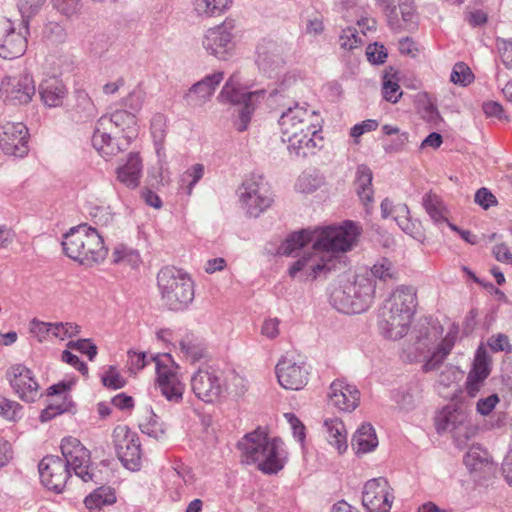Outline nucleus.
<instances>
[{
	"label": "nucleus",
	"instance_id": "nucleus-17",
	"mask_svg": "<svg viewBox=\"0 0 512 512\" xmlns=\"http://www.w3.org/2000/svg\"><path fill=\"white\" fill-rule=\"evenodd\" d=\"M113 444L118 458L123 465L132 470H138L141 460L139 437L126 425H118L113 430Z\"/></svg>",
	"mask_w": 512,
	"mask_h": 512
},
{
	"label": "nucleus",
	"instance_id": "nucleus-31",
	"mask_svg": "<svg viewBox=\"0 0 512 512\" xmlns=\"http://www.w3.org/2000/svg\"><path fill=\"white\" fill-rule=\"evenodd\" d=\"M467 416L462 410L454 406L444 407L435 418L436 429L439 433L451 432L455 438L460 437L461 430L465 428Z\"/></svg>",
	"mask_w": 512,
	"mask_h": 512
},
{
	"label": "nucleus",
	"instance_id": "nucleus-1",
	"mask_svg": "<svg viewBox=\"0 0 512 512\" xmlns=\"http://www.w3.org/2000/svg\"><path fill=\"white\" fill-rule=\"evenodd\" d=\"M361 234V228L352 221H344L341 225L319 227L314 230H301L291 234L280 246L282 254H291L296 247L312 244L332 259L335 267L342 263L343 254L352 250Z\"/></svg>",
	"mask_w": 512,
	"mask_h": 512
},
{
	"label": "nucleus",
	"instance_id": "nucleus-18",
	"mask_svg": "<svg viewBox=\"0 0 512 512\" xmlns=\"http://www.w3.org/2000/svg\"><path fill=\"white\" fill-rule=\"evenodd\" d=\"M279 384L289 390H300L308 382L309 370L301 356L286 355L276 365Z\"/></svg>",
	"mask_w": 512,
	"mask_h": 512
},
{
	"label": "nucleus",
	"instance_id": "nucleus-21",
	"mask_svg": "<svg viewBox=\"0 0 512 512\" xmlns=\"http://www.w3.org/2000/svg\"><path fill=\"white\" fill-rule=\"evenodd\" d=\"M39 474L42 484L47 489L61 493L70 477V470L60 457L50 455L40 461Z\"/></svg>",
	"mask_w": 512,
	"mask_h": 512
},
{
	"label": "nucleus",
	"instance_id": "nucleus-4",
	"mask_svg": "<svg viewBox=\"0 0 512 512\" xmlns=\"http://www.w3.org/2000/svg\"><path fill=\"white\" fill-rule=\"evenodd\" d=\"M120 133H123L126 145L137 135L136 116L127 110L101 116L96 123L92 144L102 157L109 158L121 151V143L117 139Z\"/></svg>",
	"mask_w": 512,
	"mask_h": 512
},
{
	"label": "nucleus",
	"instance_id": "nucleus-50",
	"mask_svg": "<svg viewBox=\"0 0 512 512\" xmlns=\"http://www.w3.org/2000/svg\"><path fill=\"white\" fill-rule=\"evenodd\" d=\"M204 175V166L200 163L192 165L188 168L183 176L182 181L188 182L187 184V193L191 194L196 183L203 177Z\"/></svg>",
	"mask_w": 512,
	"mask_h": 512
},
{
	"label": "nucleus",
	"instance_id": "nucleus-48",
	"mask_svg": "<svg viewBox=\"0 0 512 512\" xmlns=\"http://www.w3.org/2000/svg\"><path fill=\"white\" fill-rule=\"evenodd\" d=\"M322 185V179L316 175L303 173L296 182V189L301 193H312Z\"/></svg>",
	"mask_w": 512,
	"mask_h": 512
},
{
	"label": "nucleus",
	"instance_id": "nucleus-19",
	"mask_svg": "<svg viewBox=\"0 0 512 512\" xmlns=\"http://www.w3.org/2000/svg\"><path fill=\"white\" fill-rule=\"evenodd\" d=\"M393 499L392 489L383 477L371 479L364 485L362 504L368 512H389Z\"/></svg>",
	"mask_w": 512,
	"mask_h": 512
},
{
	"label": "nucleus",
	"instance_id": "nucleus-58",
	"mask_svg": "<svg viewBox=\"0 0 512 512\" xmlns=\"http://www.w3.org/2000/svg\"><path fill=\"white\" fill-rule=\"evenodd\" d=\"M102 382L104 386L113 389H120L125 385L124 378L120 375L117 369L112 366L109 367V369L102 376Z\"/></svg>",
	"mask_w": 512,
	"mask_h": 512
},
{
	"label": "nucleus",
	"instance_id": "nucleus-55",
	"mask_svg": "<svg viewBox=\"0 0 512 512\" xmlns=\"http://www.w3.org/2000/svg\"><path fill=\"white\" fill-rule=\"evenodd\" d=\"M69 349L77 350L86 354L89 360H93L97 355V347L89 339H79L77 341H69L67 344Z\"/></svg>",
	"mask_w": 512,
	"mask_h": 512
},
{
	"label": "nucleus",
	"instance_id": "nucleus-36",
	"mask_svg": "<svg viewBox=\"0 0 512 512\" xmlns=\"http://www.w3.org/2000/svg\"><path fill=\"white\" fill-rule=\"evenodd\" d=\"M356 191L369 213L370 205L373 201V188H372V171L366 165H360L356 171Z\"/></svg>",
	"mask_w": 512,
	"mask_h": 512
},
{
	"label": "nucleus",
	"instance_id": "nucleus-12",
	"mask_svg": "<svg viewBox=\"0 0 512 512\" xmlns=\"http://www.w3.org/2000/svg\"><path fill=\"white\" fill-rule=\"evenodd\" d=\"M263 91L248 92L240 87V77L238 74H232L226 81L218 100L222 103L242 104L243 107L239 111L240 125L239 131H244L250 121L252 112L254 111L255 102L263 97Z\"/></svg>",
	"mask_w": 512,
	"mask_h": 512
},
{
	"label": "nucleus",
	"instance_id": "nucleus-41",
	"mask_svg": "<svg viewBox=\"0 0 512 512\" xmlns=\"http://www.w3.org/2000/svg\"><path fill=\"white\" fill-rule=\"evenodd\" d=\"M382 94L386 101L397 103L402 96L399 80L396 74L385 73L382 83Z\"/></svg>",
	"mask_w": 512,
	"mask_h": 512
},
{
	"label": "nucleus",
	"instance_id": "nucleus-38",
	"mask_svg": "<svg viewBox=\"0 0 512 512\" xmlns=\"http://www.w3.org/2000/svg\"><path fill=\"white\" fill-rule=\"evenodd\" d=\"M378 439L374 428L370 424L361 425L352 438V446L357 454H364L374 450Z\"/></svg>",
	"mask_w": 512,
	"mask_h": 512
},
{
	"label": "nucleus",
	"instance_id": "nucleus-7",
	"mask_svg": "<svg viewBox=\"0 0 512 512\" xmlns=\"http://www.w3.org/2000/svg\"><path fill=\"white\" fill-rule=\"evenodd\" d=\"M161 299L170 310H182L194 299V283L181 269L165 267L157 275Z\"/></svg>",
	"mask_w": 512,
	"mask_h": 512
},
{
	"label": "nucleus",
	"instance_id": "nucleus-51",
	"mask_svg": "<svg viewBox=\"0 0 512 512\" xmlns=\"http://www.w3.org/2000/svg\"><path fill=\"white\" fill-rule=\"evenodd\" d=\"M30 332L39 342L46 341L52 337V323L33 319L30 323Z\"/></svg>",
	"mask_w": 512,
	"mask_h": 512
},
{
	"label": "nucleus",
	"instance_id": "nucleus-57",
	"mask_svg": "<svg viewBox=\"0 0 512 512\" xmlns=\"http://www.w3.org/2000/svg\"><path fill=\"white\" fill-rule=\"evenodd\" d=\"M44 35L51 42L61 43L66 38V31L59 23L49 22L44 28Z\"/></svg>",
	"mask_w": 512,
	"mask_h": 512
},
{
	"label": "nucleus",
	"instance_id": "nucleus-45",
	"mask_svg": "<svg viewBox=\"0 0 512 512\" xmlns=\"http://www.w3.org/2000/svg\"><path fill=\"white\" fill-rule=\"evenodd\" d=\"M340 47L345 50L353 51L362 45V38L359 36L356 28L348 27L342 30L339 36Z\"/></svg>",
	"mask_w": 512,
	"mask_h": 512
},
{
	"label": "nucleus",
	"instance_id": "nucleus-43",
	"mask_svg": "<svg viewBox=\"0 0 512 512\" xmlns=\"http://www.w3.org/2000/svg\"><path fill=\"white\" fill-rule=\"evenodd\" d=\"M166 117L163 114H156L151 120V135L159 153L166 137Z\"/></svg>",
	"mask_w": 512,
	"mask_h": 512
},
{
	"label": "nucleus",
	"instance_id": "nucleus-63",
	"mask_svg": "<svg viewBox=\"0 0 512 512\" xmlns=\"http://www.w3.org/2000/svg\"><path fill=\"white\" fill-rule=\"evenodd\" d=\"M366 55L368 60L373 64H381L387 57L385 47L377 43L368 45Z\"/></svg>",
	"mask_w": 512,
	"mask_h": 512
},
{
	"label": "nucleus",
	"instance_id": "nucleus-23",
	"mask_svg": "<svg viewBox=\"0 0 512 512\" xmlns=\"http://www.w3.org/2000/svg\"><path fill=\"white\" fill-rule=\"evenodd\" d=\"M7 378L15 393L26 402H34L39 397V384L32 371L24 365L16 364L7 371Z\"/></svg>",
	"mask_w": 512,
	"mask_h": 512
},
{
	"label": "nucleus",
	"instance_id": "nucleus-44",
	"mask_svg": "<svg viewBox=\"0 0 512 512\" xmlns=\"http://www.w3.org/2000/svg\"><path fill=\"white\" fill-rule=\"evenodd\" d=\"M474 80V74L464 62H458L453 66L450 81L456 85L467 86Z\"/></svg>",
	"mask_w": 512,
	"mask_h": 512
},
{
	"label": "nucleus",
	"instance_id": "nucleus-47",
	"mask_svg": "<svg viewBox=\"0 0 512 512\" xmlns=\"http://www.w3.org/2000/svg\"><path fill=\"white\" fill-rule=\"evenodd\" d=\"M80 333V326L72 322L52 323V337L65 340L77 336Z\"/></svg>",
	"mask_w": 512,
	"mask_h": 512
},
{
	"label": "nucleus",
	"instance_id": "nucleus-8",
	"mask_svg": "<svg viewBox=\"0 0 512 512\" xmlns=\"http://www.w3.org/2000/svg\"><path fill=\"white\" fill-rule=\"evenodd\" d=\"M440 329L438 326H432L416 342V349L421 353H426V359L422 366L424 372L438 370L456 343L457 327L452 326L442 338H440Z\"/></svg>",
	"mask_w": 512,
	"mask_h": 512
},
{
	"label": "nucleus",
	"instance_id": "nucleus-32",
	"mask_svg": "<svg viewBox=\"0 0 512 512\" xmlns=\"http://www.w3.org/2000/svg\"><path fill=\"white\" fill-rule=\"evenodd\" d=\"M39 95L45 106L59 107L67 95V89L63 82L56 77H48L39 85Z\"/></svg>",
	"mask_w": 512,
	"mask_h": 512
},
{
	"label": "nucleus",
	"instance_id": "nucleus-30",
	"mask_svg": "<svg viewBox=\"0 0 512 512\" xmlns=\"http://www.w3.org/2000/svg\"><path fill=\"white\" fill-rule=\"evenodd\" d=\"M383 304L388 308L405 312L407 316L413 318L417 306L416 289L412 286L400 285L392 291Z\"/></svg>",
	"mask_w": 512,
	"mask_h": 512
},
{
	"label": "nucleus",
	"instance_id": "nucleus-52",
	"mask_svg": "<svg viewBox=\"0 0 512 512\" xmlns=\"http://www.w3.org/2000/svg\"><path fill=\"white\" fill-rule=\"evenodd\" d=\"M21 405L8 399L0 400V415L9 421H16L20 418Z\"/></svg>",
	"mask_w": 512,
	"mask_h": 512
},
{
	"label": "nucleus",
	"instance_id": "nucleus-3",
	"mask_svg": "<svg viewBox=\"0 0 512 512\" xmlns=\"http://www.w3.org/2000/svg\"><path fill=\"white\" fill-rule=\"evenodd\" d=\"M238 448L242 462L257 464L258 469L266 474L283 469L287 459L283 442L279 438H269L261 428L247 433L238 442Z\"/></svg>",
	"mask_w": 512,
	"mask_h": 512
},
{
	"label": "nucleus",
	"instance_id": "nucleus-59",
	"mask_svg": "<svg viewBox=\"0 0 512 512\" xmlns=\"http://www.w3.org/2000/svg\"><path fill=\"white\" fill-rule=\"evenodd\" d=\"M499 401V396L495 393L480 398L476 403V411L482 416H487L494 410Z\"/></svg>",
	"mask_w": 512,
	"mask_h": 512
},
{
	"label": "nucleus",
	"instance_id": "nucleus-60",
	"mask_svg": "<svg viewBox=\"0 0 512 512\" xmlns=\"http://www.w3.org/2000/svg\"><path fill=\"white\" fill-rule=\"evenodd\" d=\"M496 46L503 64L507 68H512V39H497Z\"/></svg>",
	"mask_w": 512,
	"mask_h": 512
},
{
	"label": "nucleus",
	"instance_id": "nucleus-11",
	"mask_svg": "<svg viewBox=\"0 0 512 512\" xmlns=\"http://www.w3.org/2000/svg\"><path fill=\"white\" fill-rule=\"evenodd\" d=\"M151 360L155 362L157 386L165 399L172 403H180L183 399L185 384L179 376V366L170 354L157 355Z\"/></svg>",
	"mask_w": 512,
	"mask_h": 512
},
{
	"label": "nucleus",
	"instance_id": "nucleus-42",
	"mask_svg": "<svg viewBox=\"0 0 512 512\" xmlns=\"http://www.w3.org/2000/svg\"><path fill=\"white\" fill-rule=\"evenodd\" d=\"M46 0H19L18 10L22 17V25L26 33H29V20L39 12Z\"/></svg>",
	"mask_w": 512,
	"mask_h": 512
},
{
	"label": "nucleus",
	"instance_id": "nucleus-25",
	"mask_svg": "<svg viewBox=\"0 0 512 512\" xmlns=\"http://www.w3.org/2000/svg\"><path fill=\"white\" fill-rule=\"evenodd\" d=\"M464 464L475 479L489 478L497 469L489 452L478 444L469 448L464 456Z\"/></svg>",
	"mask_w": 512,
	"mask_h": 512
},
{
	"label": "nucleus",
	"instance_id": "nucleus-29",
	"mask_svg": "<svg viewBox=\"0 0 512 512\" xmlns=\"http://www.w3.org/2000/svg\"><path fill=\"white\" fill-rule=\"evenodd\" d=\"M7 27V34L0 44V57L6 60H13L21 57L27 49L26 33L15 32L9 19L4 22Z\"/></svg>",
	"mask_w": 512,
	"mask_h": 512
},
{
	"label": "nucleus",
	"instance_id": "nucleus-2",
	"mask_svg": "<svg viewBox=\"0 0 512 512\" xmlns=\"http://www.w3.org/2000/svg\"><path fill=\"white\" fill-rule=\"evenodd\" d=\"M281 139L290 154L297 157L315 155L323 147V137L315 111L296 104L287 108L279 118Z\"/></svg>",
	"mask_w": 512,
	"mask_h": 512
},
{
	"label": "nucleus",
	"instance_id": "nucleus-16",
	"mask_svg": "<svg viewBox=\"0 0 512 512\" xmlns=\"http://www.w3.org/2000/svg\"><path fill=\"white\" fill-rule=\"evenodd\" d=\"M61 452L67 469L72 470L83 482L94 480L89 450L76 438L62 441Z\"/></svg>",
	"mask_w": 512,
	"mask_h": 512
},
{
	"label": "nucleus",
	"instance_id": "nucleus-20",
	"mask_svg": "<svg viewBox=\"0 0 512 512\" xmlns=\"http://www.w3.org/2000/svg\"><path fill=\"white\" fill-rule=\"evenodd\" d=\"M0 148L7 155L23 157L28 153V129L22 122L0 126Z\"/></svg>",
	"mask_w": 512,
	"mask_h": 512
},
{
	"label": "nucleus",
	"instance_id": "nucleus-61",
	"mask_svg": "<svg viewBox=\"0 0 512 512\" xmlns=\"http://www.w3.org/2000/svg\"><path fill=\"white\" fill-rule=\"evenodd\" d=\"M280 320L278 318H267L261 326V335L273 340L280 334Z\"/></svg>",
	"mask_w": 512,
	"mask_h": 512
},
{
	"label": "nucleus",
	"instance_id": "nucleus-64",
	"mask_svg": "<svg viewBox=\"0 0 512 512\" xmlns=\"http://www.w3.org/2000/svg\"><path fill=\"white\" fill-rule=\"evenodd\" d=\"M474 201L485 210L497 203L496 197L487 188L477 190Z\"/></svg>",
	"mask_w": 512,
	"mask_h": 512
},
{
	"label": "nucleus",
	"instance_id": "nucleus-24",
	"mask_svg": "<svg viewBox=\"0 0 512 512\" xmlns=\"http://www.w3.org/2000/svg\"><path fill=\"white\" fill-rule=\"evenodd\" d=\"M329 403L340 411L352 412L360 403V392L343 379L333 381L328 392Z\"/></svg>",
	"mask_w": 512,
	"mask_h": 512
},
{
	"label": "nucleus",
	"instance_id": "nucleus-5",
	"mask_svg": "<svg viewBox=\"0 0 512 512\" xmlns=\"http://www.w3.org/2000/svg\"><path fill=\"white\" fill-rule=\"evenodd\" d=\"M62 247L69 258L88 266L102 262L107 255L102 236L87 225L71 228L63 237Z\"/></svg>",
	"mask_w": 512,
	"mask_h": 512
},
{
	"label": "nucleus",
	"instance_id": "nucleus-56",
	"mask_svg": "<svg viewBox=\"0 0 512 512\" xmlns=\"http://www.w3.org/2000/svg\"><path fill=\"white\" fill-rule=\"evenodd\" d=\"M181 352L192 362L200 360L204 356L202 348L194 344L190 339H182L179 343Z\"/></svg>",
	"mask_w": 512,
	"mask_h": 512
},
{
	"label": "nucleus",
	"instance_id": "nucleus-39",
	"mask_svg": "<svg viewBox=\"0 0 512 512\" xmlns=\"http://www.w3.org/2000/svg\"><path fill=\"white\" fill-rule=\"evenodd\" d=\"M425 211L435 224L447 222L448 209L437 194L429 192L422 200Z\"/></svg>",
	"mask_w": 512,
	"mask_h": 512
},
{
	"label": "nucleus",
	"instance_id": "nucleus-9",
	"mask_svg": "<svg viewBox=\"0 0 512 512\" xmlns=\"http://www.w3.org/2000/svg\"><path fill=\"white\" fill-rule=\"evenodd\" d=\"M293 254L297 259L290 265L288 274L302 282L313 281L336 268L332 259L328 258L321 249L313 248L312 244L296 247L293 253L286 255Z\"/></svg>",
	"mask_w": 512,
	"mask_h": 512
},
{
	"label": "nucleus",
	"instance_id": "nucleus-53",
	"mask_svg": "<svg viewBox=\"0 0 512 512\" xmlns=\"http://www.w3.org/2000/svg\"><path fill=\"white\" fill-rule=\"evenodd\" d=\"M53 5L61 14L70 18L80 11L81 0H53Z\"/></svg>",
	"mask_w": 512,
	"mask_h": 512
},
{
	"label": "nucleus",
	"instance_id": "nucleus-35",
	"mask_svg": "<svg viewBox=\"0 0 512 512\" xmlns=\"http://www.w3.org/2000/svg\"><path fill=\"white\" fill-rule=\"evenodd\" d=\"M233 4V0H192L193 12L202 19L223 15Z\"/></svg>",
	"mask_w": 512,
	"mask_h": 512
},
{
	"label": "nucleus",
	"instance_id": "nucleus-62",
	"mask_svg": "<svg viewBox=\"0 0 512 512\" xmlns=\"http://www.w3.org/2000/svg\"><path fill=\"white\" fill-rule=\"evenodd\" d=\"M114 262H136L139 259V255L136 251L124 246L119 245L115 248L114 253Z\"/></svg>",
	"mask_w": 512,
	"mask_h": 512
},
{
	"label": "nucleus",
	"instance_id": "nucleus-49",
	"mask_svg": "<svg viewBox=\"0 0 512 512\" xmlns=\"http://www.w3.org/2000/svg\"><path fill=\"white\" fill-rule=\"evenodd\" d=\"M145 93L141 89H134L123 99V106L128 108L129 113H133L134 115L138 113L144 103Z\"/></svg>",
	"mask_w": 512,
	"mask_h": 512
},
{
	"label": "nucleus",
	"instance_id": "nucleus-46",
	"mask_svg": "<svg viewBox=\"0 0 512 512\" xmlns=\"http://www.w3.org/2000/svg\"><path fill=\"white\" fill-rule=\"evenodd\" d=\"M371 274L379 280L387 281L395 277L396 269L389 259L382 258L373 265Z\"/></svg>",
	"mask_w": 512,
	"mask_h": 512
},
{
	"label": "nucleus",
	"instance_id": "nucleus-26",
	"mask_svg": "<svg viewBox=\"0 0 512 512\" xmlns=\"http://www.w3.org/2000/svg\"><path fill=\"white\" fill-rule=\"evenodd\" d=\"M490 363L491 361L486 349L480 346L476 351L473 367L465 383V390L469 397H476L484 386L485 380L491 371Z\"/></svg>",
	"mask_w": 512,
	"mask_h": 512
},
{
	"label": "nucleus",
	"instance_id": "nucleus-28",
	"mask_svg": "<svg viewBox=\"0 0 512 512\" xmlns=\"http://www.w3.org/2000/svg\"><path fill=\"white\" fill-rule=\"evenodd\" d=\"M70 384L60 382L48 389V396L52 397L46 409L40 415L41 421H48L56 415L70 410L72 400L68 395Z\"/></svg>",
	"mask_w": 512,
	"mask_h": 512
},
{
	"label": "nucleus",
	"instance_id": "nucleus-27",
	"mask_svg": "<svg viewBox=\"0 0 512 512\" xmlns=\"http://www.w3.org/2000/svg\"><path fill=\"white\" fill-rule=\"evenodd\" d=\"M224 79V73L217 71L205 76L202 80L195 83L185 94L186 103L191 107H201L207 103L216 88Z\"/></svg>",
	"mask_w": 512,
	"mask_h": 512
},
{
	"label": "nucleus",
	"instance_id": "nucleus-13",
	"mask_svg": "<svg viewBox=\"0 0 512 512\" xmlns=\"http://www.w3.org/2000/svg\"><path fill=\"white\" fill-rule=\"evenodd\" d=\"M190 384L194 395L205 403L216 402L226 389L221 372L209 365L200 366L192 374Z\"/></svg>",
	"mask_w": 512,
	"mask_h": 512
},
{
	"label": "nucleus",
	"instance_id": "nucleus-33",
	"mask_svg": "<svg viewBox=\"0 0 512 512\" xmlns=\"http://www.w3.org/2000/svg\"><path fill=\"white\" fill-rule=\"evenodd\" d=\"M117 180L129 189H136L142 176V160L136 153H130L124 165L117 168Z\"/></svg>",
	"mask_w": 512,
	"mask_h": 512
},
{
	"label": "nucleus",
	"instance_id": "nucleus-54",
	"mask_svg": "<svg viewBox=\"0 0 512 512\" xmlns=\"http://www.w3.org/2000/svg\"><path fill=\"white\" fill-rule=\"evenodd\" d=\"M420 113L421 117L434 127H437L440 124V122H442V118L437 108L429 100H425L423 102V105L420 109Z\"/></svg>",
	"mask_w": 512,
	"mask_h": 512
},
{
	"label": "nucleus",
	"instance_id": "nucleus-6",
	"mask_svg": "<svg viewBox=\"0 0 512 512\" xmlns=\"http://www.w3.org/2000/svg\"><path fill=\"white\" fill-rule=\"evenodd\" d=\"M375 283L365 277L356 276L353 282L336 286L330 293L332 305L346 314H359L366 311L373 302Z\"/></svg>",
	"mask_w": 512,
	"mask_h": 512
},
{
	"label": "nucleus",
	"instance_id": "nucleus-10",
	"mask_svg": "<svg viewBox=\"0 0 512 512\" xmlns=\"http://www.w3.org/2000/svg\"><path fill=\"white\" fill-rule=\"evenodd\" d=\"M238 195L242 207L253 217H258L274 202L271 187L261 175L246 178L238 190Z\"/></svg>",
	"mask_w": 512,
	"mask_h": 512
},
{
	"label": "nucleus",
	"instance_id": "nucleus-40",
	"mask_svg": "<svg viewBox=\"0 0 512 512\" xmlns=\"http://www.w3.org/2000/svg\"><path fill=\"white\" fill-rule=\"evenodd\" d=\"M116 502V494L113 488L101 486L86 496L84 504L89 510L100 509L103 506Z\"/></svg>",
	"mask_w": 512,
	"mask_h": 512
},
{
	"label": "nucleus",
	"instance_id": "nucleus-37",
	"mask_svg": "<svg viewBox=\"0 0 512 512\" xmlns=\"http://www.w3.org/2000/svg\"><path fill=\"white\" fill-rule=\"evenodd\" d=\"M328 442L334 446L339 454L347 450V432L344 423L339 418L327 419L324 422Z\"/></svg>",
	"mask_w": 512,
	"mask_h": 512
},
{
	"label": "nucleus",
	"instance_id": "nucleus-14",
	"mask_svg": "<svg viewBox=\"0 0 512 512\" xmlns=\"http://www.w3.org/2000/svg\"><path fill=\"white\" fill-rule=\"evenodd\" d=\"M235 28L234 21L227 19L208 29L202 41L204 49L219 60H228L235 49Z\"/></svg>",
	"mask_w": 512,
	"mask_h": 512
},
{
	"label": "nucleus",
	"instance_id": "nucleus-22",
	"mask_svg": "<svg viewBox=\"0 0 512 512\" xmlns=\"http://www.w3.org/2000/svg\"><path fill=\"white\" fill-rule=\"evenodd\" d=\"M412 319L405 312L383 304L379 312L380 332L387 339L399 340L408 333Z\"/></svg>",
	"mask_w": 512,
	"mask_h": 512
},
{
	"label": "nucleus",
	"instance_id": "nucleus-34",
	"mask_svg": "<svg viewBox=\"0 0 512 512\" xmlns=\"http://www.w3.org/2000/svg\"><path fill=\"white\" fill-rule=\"evenodd\" d=\"M256 63L264 72L272 73L280 68L284 61L277 45L269 41L258 45Z\"/></svg>",
	"mask_w": 512,
	"mask_h": 512
},
{
	"label": "nucleus",
	"instance_id": "nucleus-15",
	"mask_svg": "<svg viewBox=\"0 0 512 512\" xmlns=\"http://www.w3.org/2000/svg\"><path fill=\"white\" fill-rule=\"evenodd\" d=\"M35 92V82L29 73L7 75L0 83V98L7 105H27L32 101Z\"/></svg>",
	"mask_w": 512,
	"mask_h": 512
}]
</instances>
